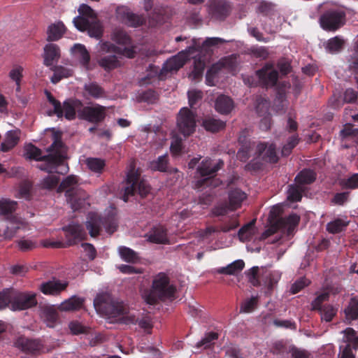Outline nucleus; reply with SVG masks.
<instances>
[{
  "label": "nucleus",
  "mask_w": 358,
  "mask_h": 358,
  "mask_svg": "<svg viewBox=\"0 0 358 358\" xmlns=\"http://www.w3.org/2000/svg\"><path fill=\"white\" fill-rule=\"evenodd\" d=\"M63 146L60 134L55 133L53 143L47 149L48 155H42L41 149L29 143L24 148V155L27 159L43 162V163L39 166L41 170L63 174L69 171L68 166L64 164V157L62 154Z\"/></svg>",
  "instance_id": "obj_1"
},
{
  "label": "nucleus",
  "mask_w": 358,
  "mask_h": 358,
  "mask_svg": "<svg viewBox=\"0 0 358 358\" xmlns=\"http://www.w3.org/2000/svg\"><path fill=\"white\" fill-rule=\"evenodd\" d=\"M94 306L98 313L108 318L120 317L122 323L126 324L138 323V326L145 330L152 328L149 320L142 319L138 321L134 315H129L124 303L115 300L108 293L97 294L94 299Z\"/></svg>",
  "instance_id": "obj_2"
},
{
  "label": "nucleus",
  "mask_w": 358,
  "mask_h": 358,
  "mask_svg": "<svg viewBox=\"0 0 358 358\" xmlns=\"http://www.w3.org/2000/svg\"><path fill=\"white\" fill-rule=\"evenodd\" d=\"M176 292V288L170 284L168 275L159 273L155 277L151 288L144 291L143 298L148 304L155 305L160 301H173Z\"/></svg>",
  "instance_id": "obj_3"
},
{
  "label": "nucleus",
  "mask_w": 358,
  "mask_h": 358,
  "mask_svg": "<svg viewBox=\"0 0 358 358\" xmlns=\"http://www.w3.org/2000/svg\"><path fill=\"white\" fill-rule=\"evenodd\" d=\"M282 209L278 206H274L270 211L269 219L271 223V227L264 231L262 237H267L274 234L278 230L287 232L290 235L295 227L299 224L300 217L296 213H292L286 217H281Z\"/></svg>",
  "instance_id": "obj_4"
},
{
  "label": "nucleus",
  "mask_w": 358,
  "mask_h": 358,
  "mask_svg": "<svg viewBox=\"0 0 358 358\" xmlns=\"http://www.w3.org/2000/svg\"><path fill=\"white\" fill-rule=\"evenodd\" d=\"M78 180L79 178L77 176H68L62 180L58 188L59 192L66 191V201L73 210L80 208L87 198L86 192L78 186Z\"/></svg>",
  "instance_id": "obj_5"
},
{
  "label": "nucleus",
  "mask_w": 358,
  "mask_h": 358,
  "mask_svg": "<svg viewBox=\"0 0 358 358\" xmlns=\"http://www.w3.org/2000/svg\"><path fill=\"white\" fill-rule=\"evenodd\" d=\"M117 220L114 215L102 217L96 213H89L85 222L86 229L91 237L95 238L100 235L103 228L109 234H113L117 228Z\"/></svg>",
  "instance_id": "obj_6"
},
{
  "label": "nucleus",
  "mask_w": 358,
  "mask_h": 358,
  "mask_svg": "<svg viewBox=\"0 0 358 358\" xmlns=\"http://www.w3.org/2000/svg\"><path fill=\"white\" fill-rule=\"evenodd\" d=\"M45 94L48 101L53 106V113L58 118L64 117L68 120H75L76 114L78 115V110L83 108V103L77 99H69L63 102L57 100L52 94L45 91Z\"/></svg>",
  "instance_id": "obj_7"
},
{
  "label": "nucleus",
  "mask_w": 358,
  "mask_h": 358,
  "mask_svg": "<svg viewBox=\"0 0 358 358\" xmlns=\"http://www.w3.org/2000/svg\"><path fill=\"white\" fill-rule=\"evenodd\" d=\"M122 199L127 202L129 197L138 193L141 197H145L150 192V187L144 180H140V173L134 167L127 175L126 185L123 187Z\"/></svg>",
  "instance_id": "obj_8"
},
{
  "label": "nucleus",
  "mask_w": 358,
  "mask_h": 358,
  "mask_svg": "<svg viewBox=\"0 0 358 358\" xmlns=\"http://www.w3.org/2000/svg\"><path fill=\"white\" fill-rule=\"evenodd\" d=\"M62 230L64 231L66 242L60 241L51 242L48 244H44L45 247H52L55 248H66L73 245L87 237L86 232L82 225L76 223L69 224L63 227Z\"/></svg>",
  "instance_id": "obj_9"
},
{
  "label": "nucleus",
  "mask_w": 358,
  "mask_h": 358,
  "mask_svg": "<svg viewBox=\"0 0 358 358\" xmlns=\"http://www.w3.org/2000/svg\"><path fill=\"white\" fill-rule=\"evenodd\" d=\"M224 165L223 160L219 159L215 162L210 158L203 159L197 167V172L205 178L197 180L196 187L200 188L203 186H208L212 178L215 176L217 172L222 169Z\"/></svg>",
  "instance_id": "obj_10"
},
{
  "label": "nucleus",
  "mask_w": 358,
  "mask_h": 358,
  "mask_svg": "<svg viewBox=\"0 0 358 358\" xmlns=\"http://www.w3.org/2000/svg\"><path fill=\"white\" fill-rule=\"evenodd\" d=\"M13 345L28 355L37 356L44 352V344L40 338H31L24 335L16 337Z\"/></svg>",
  "instance_id": "obj_11"
},
{
  "label": "nucleus",
  "mask_w": 358,
  "mask_h": 358,
  "mask_svg": "<svg viewBox=\"0 0 358 358\" xmlns=\"http://www.w3.org/2000/svg\"><path fill=\"white\" fill-rule=\"evenodd\" d=\"M345 14L343 11L330 9L320 17L321 27L326 31H334L344 25Z\"/></svg>",
  "instance_id": "obj_12"
},
{
  "label": "nucleus",
  "mask_w": 358,
  "mask_h": 358,
  "mask_svg": "<svg viewBox=\"0 0 358 358\" xmlns=\"http://www.w3.org/2000/svg\"><path fill=\"white\" fill-rule=\"evenodd\" d=\"M196 115L188 108H182L177 116V127L185 137L192 135L196 129Z\"/></svg>",
  "instance_id": "obj_13"
},
{
  "label": "nucleus",
  "mask_w": 358,
  "mask_h": 358,
  "mask_svg": "<svg viewBox=\"0 0 358 358\" xmlns=\"http://www.w3.org/2000/svg\"><path fill=\"white\" fill-rule=\"evenodd\" d=\"M11 309L24 310L35 307L38 302L36 294L31 292H19L13 288Z\"/></svg>",
  "instance_id": "obj_14"
},
{
  "label": "nucleus",
  "mask_w": 358,
  "mask_h": 358,
  "mask_svg": "<svg viewBox=\"0 0 358 358\" xmlns=\"http://www.w3.org/2000/svg\"><path fill=\"white\" fill-rule=\"evenodd\" d=\"M106 117V108L96 103L93 106H83L78 110V118L89 122L98 124L105 120Z\"/></svg>",
  "instance_id": "obj_15"
},
{
  "label": "nucleus",
  "mask_w": 358,
  "mask_h": 358,
  "mask_svg": "<svg viewBox=\"0 0 358 358\" xmlns=\"http://www.w3.org/2000/svg\"><path fill=\"white\" fill-rule=\"evenodd\" d=\"M256 76L259 84L263 87L268 88L276 85L279 74L272 64L266 63L256 71Z\"/></svg>",
  "instance_id": "obj_16"
},
{
  "label": "nucleus",
  "mask_w": 358,
  "mask_h": 358,
  "mask_svg": "<svg viewBox=\"0 0 358 358\" xmlns=\"http://www.w3.org/2000/svg\"><path fill=\"white\" fill-rule=\"evenodd\" d=\"M343 333L345 341L348 343L344 347H340L341 358H355L352 350L358 348V334L351 327L345 329Z\"/></svg>",
  "instance_id": "obj_17"
},
{
  "label": "nucleus",
  "mask_w": 358,
  "mask_h": 358,
  "mask_svg": "<svg viewBox=\"0 0 358 358\" xmlns=\"http://www.w3.org/2000/svg\"><path fill=\"white\" fill-rule=\"evenodd\" d=\"M232 6L227 0H215L210 3L208 8L211 17L220 20H224L231 13Z\"/></svg>",
  "instance_id": "obj_18"
},
{
  "label": "nucleus",
  "mask_w": 358,
  "mask_h": 358,
  "mask_svg": "<svg viewBox=\"0 0 358 358\" xmlns=\"http://www.w3.org/2000/svg\"><path fill=\"white\" fill-rule=\"evenodd\" d=\"M117 19L129 27H137L145 23V18L142 15H136L124 6H119L116 9Z\"/></svg>",
  "instance_id": "obj_19"
},
{
  "label": "nucleus",
  "mask_w": 358,
  "mask_h": 358,
  "mask_svg": "<svg viewBox=\"0 0 358 358\" xmlns=\"http://www.w3.org/2000/svg\"><path fill=\"white\" fill-rule=\"evenodd\" d=\"M255 155L257 157H262L263 160L272 164L278 161L276 146L274 143L268 145L264 142L259 143L256 146Z\"/></svg>",
  "instance_id": "obj_20"
},
{
  "label": "nucleus",
  "mask_w": 358,
  "mask_h": 358,
  "mask_svg": "<svg viewBox=\"0 0 358 358\" xmlns=\"http://www.w3.org/2000/svg\"><path fill=\"white\" fill-rule=\"evenodd\" d=\"M68 285L67 281L53 278L52 280L43 282L39 287V290L45 295L57 296L64 291Z\"/></svg>",
  "instance_id": "obj_21"
},
{
  "label": "nucleus",
  "mask_w": 358,
  "mask_h": 358,
  "mask_svg": "<svg viewBox=\"0 0 358 358\" xmlns=\"http://www.w3.org/2000/svg\"><path fill=\"white\" fill-rule=\"evenodd\" d=\"M43 53V64L46 66H51L60 58L59 47L55 43H48L45 45Z\"/></svg>",
  "instance_id": "obj_22"
},
{
  "label": "nucleus",
  "mask_w": 358,
  "mask_h": 358,
  "mask_svg": "<svg viewBox=\"0 0 358 358\" xmlns=\"http://www.w3.org/2000/svg\"><path fill=\"white\" fill-rule=\"evenodd\" d=\"M83 94L86 99H99L106 96L105 90L96 82L85 83L83 87Z\"/></svg>",
  "instance_id": "obj_23"
},
{
  "label": "nucleus",
  "mask_w": 358,
  "mask_h": 358,
  "mask_svg": "<svg viewBox=\"0 0 358 358\" xmlns=\"http://www.w3.org/2000/svg\"><path fill=\"white\" fill-rule=\"evenodd\" d=\"M148 240L151 243L157 244L168 243L167 229L162 225L154 227L148 235Z\"/></svg>",
  "instance_id": "obj_24"
},
{
  "label": "nucleus",
  "mask_w": 358,
  "mask_h": 358,
  "mask_svg": "<svg viewBox=\"0 0 358 358\" xmlns=\"http://www.w3.org/2000/svg\"><path fill=\"white\" fill-rule=\"evenodd\" d=\"M67 29L62 21H58L48 26L47 38L49 42L57 41L62 38Z\"/></svg>",
  "instance_id": "obj_25"
},
{
  "label": "nucleus",
  "mask_w": 358,
  "mask_h": 358,
  "mask_svg": "<svg viewBox=\"0 0 358 358\" xmlns=\"http://www.w3.org/2000/svg\"><path fill=\"white\" fill-rule=\"evenodd\" d=\"M101 51L106 53H114L124 55L129 58H133L135 55V51L131 48L125 47L124 49L116 46L113 43L106 41L101 44Z\"/></svg>",
  "instance_id": "obj_26"
},
{
  "label": "nucleus",
  "mask_w": 358,
  "mask_h": 358,
  "mask_svg": "<svg viewBox=\"0 0 358 358\" xmlns=\"http://www.w3.org/2000/svg\"><path fill=\"white\" fill-rule=\"evenodd\" d=\"M20 138V130H10L6 132L3 141L1 143L0 150L2 152H8L15 148Z\"/></svg>",
  "instance_id": "obj_27"
},
{
  "label": "nucleus",
  "mask_w": 358,
  "mask_h": 358,
  "mask_svg": "<svg viewBox=\"0 0 358 358\" xmlns=\"http://www.w3.org/2000/svg\"><path fill=\"white\" fill-rule=\"evenodd\" d=\"M246 197V194L240 189L235 188L230 190L228 194L230 210L234 211L239 208Z\"/></svg>",
  "instance_id": "obj_28"
},
{
  "label": "nucleus",
  "mask_w": 358,
  "mask_h": 358,
  "mask_svg": "<svg viewBox=\"0 0 358 358\" xmlns=\"http://www.w3.org/2000/svg\"><path fill=\"white\" fill-rule=\"evenodd\" d=\"M41 317L47 327L53 328L59 321V315L53 306H46L41 309Z\"/></svg>",
  "instance_id": "obj_29"
},
{
  "label": "nucleus",
  "mask_w": 358,
  "mask_h": 358,
  "mask_svg": "<svg viewBox=\"0 0 358 358\" xmlns=\"http://www.w3.org/2000/svg\"><path fill=\"white\" fill-rule=\"evenodd\" d=\"M234 101L228 96L221 94L218 96L215 100V110L220 114L227 115L234 108Z\"/></svg>",
  "instance_id": "obj_30"
},
{
  "label": "nucleus",
  "mask_w": 358,
  "mask_h": 358,
  "mask_svg": "<svg viewBox=\"0 0 358 358\" xmlns=\"http://www.w3.org/2000/svg\"><path fill=\"white\" fill-rule=\"evenodd\" d=\"M71 51L85 68L88 69L90 62V55L85 46L80 43H76L71 48Z\"/></svg>",
  "instance_id": "obj_31"
},
{
  "label": "nucleus",
  "mask_w": 358,
  "mask_h": 358,
  "mask_svg": "<svg viewBox=\"0 0 358 358\" xmlns=\"http://www.w3.org/2000/svg\"><path fill=\"white\" fill-rule=\"evenodd\" d=\"M84 299L76 295L63 301L59 306L62 311H75L80 310L84 304Z\"/></svg>",
  "instance_id": "obj_32"
},
{
  "label": "nucleus",
  "mask_w": 358,
  "mask_h": 358,
  "mask_svg": "<svg viewBox=\"0 0 358 358\" xmlns=\"http://www.w3.org/2000/svg\"><path fill=\"white\" fill-rule=\"evenodd\" d=\"M186 59L185 56L183 55L175 56L164 63L162 71L166 73L176 71L184 66Z\"/></svg>",
  "instance_id": "obj_33"
},
{
  "label": "nucleus",
  "mask_w": 358,
  "mask_h": 358,
  "mask_svg": "<svg viewBox=\"0 0 358 358\" xmlns=\"http://www.w3.org/2000/svg\"><path fill=\"white\" fill-rule=\"evenodd\" d=\"M345 320L350 323L352 321L358 320V298L352 297L348 306L344 309Z\"/></svg>",
  "instance_id": "obj_34"
},
{
  "label": "nucleus",
  "mask_w": 358,
  "mask_h": 358,
  "mask_svg": "<svg viewBox=\"0 0 358 358\" xmlns=\"http://www.w3.org/2000/svg\"><path fill=\"white\" fill-rule=\"evenodd\" d=\"M17 203L9 199H0V215L6 217V219L14 216L13 213L16 210Z\"/></svg>",
  "instance_id": "obj_35"
},
{
  "label": "nucleus",
  "mask_w": 358,
  "mask_h": 358,
  "mask_svg": "<svg viewBox=\"0 0 358 358\" xmlns=\"http://www.w3.org/2000/svg\"><path fill=\"white\" fill-rule=\"evenodd\" d=\"M99 65L106 71H110L120 66V62L115 55L101 57L98 60Z\"/></svg>",
  "instance_id": "obj_36"
},
{
  "label": "nucleus",
  "mask_w": 358,
  "mask_h": 358,
  "mask_svg": "<svg viewBox=\"0 0 358 358\" xmlns=\"http://www.w3.org/2000/svg\"><path fill=\"white\" fill-rule=\"evenodd\" d=\"M316 177L315 171L310 169H304L297 174L295 181L299 185H310L315 181Z\"/></svg>",
  "instance_id": "obj_37"
},
{
  "label": "nucleus",
  "mask_w": 358,
  "mask_h": 358,
  "mask_svg": "<svg viewBox=\"0 0 358 358\" xmlns=\"http://www.w3.org/2000/svg\"><path fill=\"white\" fill-rule=\"evenodd\" d=\"M245 266V263L242 259L233 262L227 266L219 268L217 273L225 275H236L241 271Z\"/></svg>",
  "instance_id": "obj_38"
},
{
  "label": "nucleus",
  "mask_w": 358,
  "mask_h": 358,
  "mask_svg": "<svg viewBox=\"0 0 358 358\" xmlns=\"http://www.w3.org/2000/svg\"><path fill=\"white\" fill-rule=\"evenodd\" d=\"M169 166V156L167 154L158 157L149 163V168L154 171L166 172Z\"/></svg>",
  "instance_id": "obj_39"
},
{
  "label": "nucleus",
  "mask_w": 358,
  "mask_h": 358,
  "mask_svg": "<svg viewBox=\"0 0 358 358\" xmlns=\"http://www.w3.org/2000/svg\"><path fill=\"white\" fill-rule=\"evenodd\" d=\"M118 252L121 259L126 262L135 264L140 260L138 253L126 246L119 247Z\"/></svg>",
  "instance_id": "obj_40"
},
{
  "label": "nucleus",
  "mask_w": 358,
  "mask_h": 358,
  "mask_svg": "<svg viewBox=\"0 0 358 358\" xmlns=\"http://www.w3.org/2000/svg\"><path fill=\"white\" fill-rule=\"evenodd\" d=\"M226 123L213 117H206L203 121V127L206 131L215 133L224 129Z\"/></svg>",
  "instance_id": "obj_41"
},
{
  "label": "nucleus",
  "mask_w": 358,
  "mask_h": 358,
  "mask_svg": "<svg viewBox=\"0 0 358 358\" xmlns=\"http://www.w3.org/2000/svg\"><path fill=\"white\" fill-rule=\"evenodd\" d=\"M7 220H9V225L5 229L3 234L5 238L11 239L20 229L21 222L15 215Z\"/></svg>",
  "instance_id": "obj_42"
},
{
  "label": "nucleus",
  "mask_w": 358,
  "mask_h": 358,
  "mask_svg": "<svg viewBox=\"0 0 358 358\" xmlns=\"http://www.w3.org/2000/svg\"><path fill=\"white\" fill-rule=\"evenodd\" d=\"M86 165L91 171L101 174L106 166V162L101 158L89 157L86 159Z\"/></svg>",
  "instance_id": "obj_43"
},
{
  "label": "nucleus",
  "mask_w": 358,
  "mask_h": 358,
  "mask_svg": "<svg viewBox=\"0 0 358 358\" xmlns=\"http://www.w3.org/2000/svg\"><path fill=\"white\" fill-rule=\"evenodd\" d=\"M54 73L51 77V82L54 84L59 83L62 79L66 78L72 76L73 71L62 66L54 67Z\"/></svg>",
  "instance_id": "obj_44"
},
{
  "label": "nucleus",
  "mask_w": 358,
  "mask_h": 358,
  "mask_svg": "<svg viewBox=\"0 0 358 358\" xmlns=\"http://www.w3.org/2000/svg\"><path fill=\"white\" fill-rule=\"evenodd\" d=\"M111 38L116 43L121 45H129L131 43V38L122 29H115L112 34Z\"/></svg>",
  "instance_id": "obj_45"
},
{
  "label": "nucleus",
  "mask_w": 358,
  "mask_h": 358,
  "mask_svg": "<svg viewBox=\"0 0 358 358\" xmlns=\"http://www.w3.org/2000/svg\"><path fill=\"white\" fill-rule=\"evenodd\" d=\"M348 225V221L337 218L327 224V231L333 234H338L344 231Z\"/></svg>",
  "instance_id": "obj_46"
},
{
  "label": "nucleus",
  "mask_w": 358,
  "mask_h": 358,
  "mask_svg": "<svg viewBox=\"0 0 358 358\" xmlns=\"http://www.w3.org/2000/svg\"><path fill=\"white\" fill-rule=\"evenodd\" d=\"M318 311L321 315V319L327 322H329L336 315L338 309L331 304H325Z\"/></svg>",
  "instance_id": "obj_47"
},
{
  "label": "nucleus",
  "mask_w": 358,
  "mask_h": 358,
  "mask_svg": "<svg viewBox=\"0 0 358 358\" xmlns=\"http://www.w3.org/2000/svg\"><path fill=\"white\" fill-rule=\"evenodd\" d=\"M255 220H252L249 223L243 226L238 232V236L242 242L250 240L252 236V229L255 225Z\"/></svg>",
  "instance_id": "obj_48"
},
{
  "label": "nucleus",
  "mask_w": 358,
  "mask_h": 358,
  "mask_svg": "<svg viewBox=\"0 0 358 358\" xmlns=\"http://www.w3.org/2000/svg\"><path fill=\"white\" fill-rule=\"evenodd\" d=\"M87 32L90 37L95 38H100L103 35V27L101 23L96 20H92L87 28Z\"/></svg>",
  "instance_id": "obj_49"
},
{
  "label": "nucleus",
  "mask_w": 358,
  "mask_h": 358,
  "mask_svg": "<svg viewBox=\"0 0 358 358\" xmlns=\"http://www.w3.org/2000/svg\"><path fill=\"white\" fill-rule=\"evenodd\" d=\"M299 138L297 134H294L288 138L287 143L282 148V155L288 156L291 154L292 150L298 145Z\"/></svg>",
  "instance_id": "obj_50"
},
{
  "label": "nucleus",
  "mask_w": 358,
  "mask_h": 358,
  "mask_svg": "<svg viewBox=\"0 0 358 358\" xmlns=\"http://www.w3.org/2000/svg\"><path fill=\"white\" fill-rule=\"evenodd\" d=\"M13 288H6L0 291V310L11 306Z\"/></svg>",
  "instance_id": "obj_51"
},
{
  "label": "nucleus",
  "mask_w": 358,
  "mask_h": 358,
  "mask_svg": "<svg viewBox=\"0 0 358 358\" xmlns=\"http://www.w3.org/2000/svg\"><path fill=\"white\" fill-rule=\"evenodd\" d=\"M344 45V40L339 36L330 38L327 44V49L331 53L337 52L341 50Z\"/></svg>",
  "instance_id": "obj_52"
},
{
  "label": "nucleus",
  "mask_w": 358,
  "mask_h": 358,
  "mask_svg": "<svg viewBox=\"0 0 358 358\" xmlns=\"http://www.w3.org/2000/svg\"><path fill=\"white\" fill-rule=\"evenodd\" d=\"M32 187L33 185L30 181L27 180L22 181L19 185L18 193L20 196L27 200H30L31 197Z\"/></svg>",
  "instance_id": "obj_53"
},
{
  "label": "nucleus",
  "mask_w": 358,
  "mask_h": 358,
  "mask_svg": "<svg viewBox=\"0 0 358 358\" xmlns=\"http://www.w3.org/2000/svg\"><path fill=\"white\" fill-rule=\"evenodd\" d=\"M259 298L258 296H252L243 301L241 305V313H251L257 306Z\"/></svg>",
  "instance_id": "obj_54"
},
{
  "label": "nucleus",
  "mask_w": 358,
  "mask_h": 358,
  "mask_svg": "<svg viewBox=\"0 0 358 358\" xmlns=\"http://www.w3.org/2000/svg\"><path fill=\"white\" fill-rule=\"evenodd\" d=\"M19 250L22 252H28L37 247V242L31 239H20L16 241Z\"/></svg>",
  "instance_id": "obj_55"
},
{
  "label": "nucleus",
  "mask_w": 358,
  "mask_h": 358,
  "mask_svg": "<svg viewBox=\"0 0 358 358\" xmlns=\"http://www.w3.org/2000/svg\"><path fill=\"white\" fill-rule=\"evenodd\" d=\"M218 338V334L215 332H209L205 335V337L203 338L200 341H199L196 347L200 348L204 346V348H207L210 347V343Z\"/></svg>",
  "instance_id": "obj_56"
},
{
  "label": "nucleus",
  "mask_w": 358,
  "mask_h": 358,
  "mask_svg": "<svg viewBox=\"0 0 358 358\" xmlns=\"http://www.w3.org/2000/svg\"><path fill=\"white\" fill-rule=\"evenodd\" d=\"M182 149V140L177 135H174L170 146L171 152L174 155H179Z\"/></svg>",
  "instance_id": "obj_57"
},
{
  "label": "nucleus",
  "mask_w": 358,
  "mask_h": 358,
  "mask_svg": "<svg viewBox=\"0 0 358 358\" xmlns=\"http://www.w3.org/2000/svg\"><path fill=\"white\" fill-rule=\"evenodd\" d=\"M187 96L189 106L193 108L199 101L202 99L203 92L199 90H189L187 92Z\"/></svg>",
  "instance_id": "obj_58"
},
{
  "label": "nucleus",
  "mask_w": 358,
  "mask_h": 358,
  "mask_svg": "<svg viewBox=\"0 0 358 358\" xmlns=\"http://www.w3.org/2000/svg\"><path fill=\"white\" fill-rule=\"evenodd\" d=\"M259 268L253 266L246 272L248 281L255 287L260 285V281L258 278Z\"/></svg>",
  "instance_id": "obj_59"
},
{
  "label": "nucleus",
  "mask_w": 358,
  "mask_h": 358,
  "mask_svg": "<svg viewBox=\"0 0 358 358\" xmlns=\"http://www.w3.org/2000/svg\"><path fill=\"white\" fill-rule=\"evenodd\" d=\"M59 181V178L58 176L49 175L42 180L41 185L43 188L50 189L55 188L58 185Z\"/></svg>",
  "instance_id": "obj_60"
},
{
  "label": "nucleus",
  "mask_w": 358,
  "mask_h": 358,
  "mask_svg": "<svg viewBox=\"0 0 358 358\" xmlns=\"http://www.w3.org/2000/svg\"><path fill=\"white\" fill-rule=\"evenodd\" d=\"M24 69L20 65H15L9 72V78L15 83L21 82Z\"/></svg>",
  "instance_id": "obj_61"
},
{
  "label": "nucleus",
  "mask_w": 358,
  "mask_h": 358,
  "mask_svg": "<svg viewBox=\"0 0 358 358\" xmlns=\"http://www.w3.org/2000/svg\"><path fill=\"white\" fill-rule=\"evenodd\" d=\"M329 294L328 293H322L319 294L311 303L312 310H319L322 308V303L329 299Z\"/></svg>",
  "instance_id": "obj_62"
},
{
  "label": "nucleus",
  "mask_w": 358,
  "mask_h": 358,
  "mask_svg": "<svg viewBox=\"0 0 358 358\" xmlns=\"http://www.w3.org/2000/svg\"><path fill=\"white\" fill-rule=\"evenodd\" d=\"M73 24L75 27L80 31H85L89 28V24L91 21L89 19L78 16L73 19Z\"/></svg>",
  "instance_id": "obj_63"
},
{
  "label": "nucleus",
  "mask_w": 358,
  "mask_h": 358,
  "mask_svg": "<svg viewBox=\"0 0 358 358\" xmlns=\"http://www.w3.org/2000/svg\"><path fill=\"white\" fill-rule=\"evenodd\" d=\"M341 136L343 138L348 137H357L358 136V129H355L350 124H345L340 132Z\"/></svg>",
  "instance_id": "obj_64"
}]
</instances>
